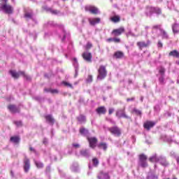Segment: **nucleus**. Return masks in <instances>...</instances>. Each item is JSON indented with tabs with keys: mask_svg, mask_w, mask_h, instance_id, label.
Returning a JSON list of instances; mask_svg holds the SVG:
<instances>
[{
	"mask_svg": "<svg viewBox=\"0 0 179 179\" xmlns=\"http://www.w3.org/2000/svg\"><path fill=\"white\" fill-rule=\"evenodd\" d=\"M107 69L106 66L101 65L98 69L97 80H103L107 78Z\"/></svg>",
	"mask_w": 179,
	"mask_h": 179,
	"instance_id": "f257e3e1",
	"label": "nucleus"
},
{
	"mask_svg": "<svg viewBox=\"0 0 179 179\" xmlns=\"http://www.w3.org/2000/svg\"><path fill=\"white\" fill-rule=\"evenodd\" d=\"M0 9L3 10L7 15L13 13V7L8 3H0Z\"/></svg>",
	"mask_w": 179,
	"mask_h": 179,
	"instance_id": "f03ea898",
	"label": "nucleus"
},
{
	"mask_svg": "<svg viewBox=\"0 0 179 179\" xmlns=\"http://www.w3.org/2000/svg\"><path fill=\"white\" fill-rule=\"evenodd\" d=\"M139 161H140V164L143 169H146L148 167V156H146L145 154H141L139 155Z\"/></svg>",
	"mask_w": 179,
	"mask_h": 179,
	"instance_id": "7ed1b4c3",
	"label": "nucleus"
},
{
	"mask_svg": "<svg viewBox=\"0 0 179 179\" xmlns=\"http://www.w3.org/2000/svg\"><path fill=\"white\" fill-rule=\"evenodd\" d=\"M108 131H109V132H110V134L115 136H121V129H120V127L117 126L109 127Z\"/></svg>",
	"mask_w": 179,
	"mask_h": 179,
	"instance_id": "20e7f679",
	"label": "nucleus"
},
{
	"mask_svg": "<svg viewBox=\"0 0 179 179\" xmlns=\"http://www.w3.org/2000/svg\"><path fill=\"white\" fill-rule=\"evenodd\" d=\"M85 10L86 12H90L92 15H97L99 13V8L94 6H86Z\"/></svg>",
	"mask_w": 179,
	"mask_h": 179,
	"instance_id": "39448f33",
	"label": "nucleus"
},
{
	"mask_svg": "<svg viewBox=\"0 0 179 179\" xmlns=\"http://www.w3.org/2000/svg\"><path fill=\"white\" fill-rule=\"evenodd\" d=\"M137 47H138L139 50L142 51L143 48H148L150 45V41H147V42L145 41H138L136 43Z\"/></svg>",
	"mask_w": 179,
	"mask_h": 179,
	"instance_id": "423d86ee",
	"label": "nucleus"
},
{
	"mask_svg": "<svg viewBox=\"0 0 179 179\" xmlns=\"http://www.w3.org/2000/svg\"><path fill=\"white\" fill-rule=\"evenodd\" d=\"M122 33H125V28H124V27L113 29L111 32V34L115 37H118V36H121Z\"/></svg>",
	"mask_w": 179,
	"mask_h": 179,
	"instance_id": "0eeeda50",
	"label": "nucleus"
},
{
	"mask_svg": "<svg viewBox=\"0 0 179 179\" xmlns=\"http://www.w3.org/2000/svg\"><path fill=\"white\" fill-rule=\"evenodd\" d=\"M116 117H117V118H126L127 120L129 118V116L127 115L125 113V108L117 110L116 111Z\"/></svg>",
	"mask_w": 179,
	"mask_h": 179,
	"instance_id": "6e6552de",
	"label": "nucleus"
},
{
	"mask_svg": "<svg viewBox=\"0 0 179 179\" xmlns=\"http://www.w3.org/2000/svg\"><path fill=\"white\" fill-rule=\"evenodd\" d=\"M87 141L90 144V148H92V149H94V148H96V146H97V142H98L97 138L88 137Z\"/></svg>",
	"mask_w": 179,
	"mask_h": 179,
	"instance_id": "1a4fd4ad",
	"label": "nucleus"
},
{
	"mask_svg": "<svg viewBox=\"0 0 179 179\" xmlns=\"http://www.w3.org/2000/svg\"><path fill=\"white\" fill-rule=\"evenodd\" d=\"M8 110L12 114H16V113H20V108H17L16 105L14 104H9L7 106Z\"/></svg>",
	"mask_w": 179,
	"mask_h": 179,
	"instance_id": "9d476101",
	"label": "nucleus"
},
{
	"mask_svg": "<svg viewBox=\"0 0 179 179\" xmlns=\"http://www.w3.org/2000/svg\"><path fill=\"white\" fill-rule=\"evenodd\" d=\"M155 125H156V122H155L153 121L148 120L145 122H144L143 128L145 129H146L147 131H150V129L153 128V127H155Z\"/></svg>",
	"mask_w": 179,
	"mask_h": 179,
	"instance_id": "9b49d317",
	"label": "nucleus"
},
{
	"mask_svg": "<svg viewBox=\"0 0 179 179\" xmlns=\"http://www.w3.org/2000/svg\"><path fill=\"white\" fill-rule=\"evenodd\" d=\"M82 57L83 59L87 62H92V59L93 58V55H92V53L85 52L82 54Z\"/></svg>",
	"mask_w": 179,
	"mask_h": 179,
	"instance_id": "f8f14e48",
	"label": "nucleus"
},
{
	"mask_svg": "<svg viewBox=\"0 0 179 179\" xmlns=\"http://www.w3.org/2000/svg\"><path fill=\"white\" fill-rule=\"evenodd\" d=\"M98 179H110L111 178L108 173H106L103 171H99L97 176Z\"/></svg>",
	"mask_w": 179,
	"mask_h": 179,
	"instance_id": "ddd939ff",
	"label": "nucleus"
},
{
	"mask_svg": "<svg viewBox=\"0 0 179 179\" xmlns=\"http://www.w3.org/2000/svg\"><path fill=\"white\" fill-rule=\"evenodd\" d=\"M24 171L26 173H29V171L30 170V159L29 158L25 157L24 159Z\"/></svg>",
	"mask_w": 179,
	"mask_h": 179,
	"instance_id": "4468645a",
	"label": "nucleus"
},
{
	"mask_svg": "<svg viewBox=\"0 0 179 179\" xmlns=\"http://www.w3.org/2000/svg\"><path fill=\"white\" fill-rule=\"evenodd\" d=\"M96 113L99 114V115H101L106 114L107 113V109L106 106H99L96 109Z\"/></svg>",
	"mask_w": 179,
	"mask_h": 179,
	"instance_id": "2eb2a0df",
	"label": "nucleus"
},
{
	"mask_svg": "<svg viewBox=\"0 0 179 179\" xmlns=\"http://www.w3.org/2000/svg\"><path fill=\"white\" fill-rule=\"evenodd\" d=\"M45 120H46V122H48L50 125H54V124H55V119H54L51 115H45Z\"/></svg>",
	"mask_w": 179,
	"mask_h": 179,
	"instance_id": "dca6fc26",
	"label": "nucleus"
},
{
	"mask_svg": "<svg viewBox=\"0 0 179 179\" xmlns=\"http://www.w3.org/2000/svg\"><path fill=\"white\" fill-rule=\"evenodd\" d=\"M10 142L15 143V145H19L20 143V137L19 136H13L10 138Z\"/></svg>",
	"mask_w": 179,
	"mask_h": 179,
	"instance_id": "f3484780",
	"label": "nucleus"
},
{
	"mask_svg": "<svg viewBox=\"0 0 179 179\" xmlns=\"http://www.w3.org/2000/svg\"><path fill=\"white\" fill-rule=\"evenodd\" d=\"M113 58H115L116 59H121L122 58H124V53L121 51H116L113 54Z\"/></svg>",
	"mask_w": 179,
	"mask_h": 179,
	"instance_id": "a211bd4d",
	"label": "nucleus"
},
{
	"mask_svg": "<svg viewBox=\"0 0 179 179\" xmlns=\"http://www.w3.org/2000/svg\"><path fill=\"white\" fill-rule=\"evenodd\" d=\"M9 73L14 79H19V77L20 76V75H22L20 74V71L16 72L13 70H10Z\"/></svg>",
	"mask_w": 179,
	"mask_h": 179,
	"instance_id": "6ab92c4d",
	"label": "nucleus"
},
{
	"mask_svg": "<svg viewBox=\"0 0 179 179\" xmlns=\"http://www.w3.org/2000/svg\"><path fill=\"white\" fill-rule=\"evenodd\" d=\"M169 57H173V58H179V52L177 50H173L169 53Z\"/></svg>",
	"mask_w": 179,
	"mask_h": 179,
	"instance_id": "aec40b11",
	"label": "nucleus"
},
{
	"mask_svg": "<svg viewBox=\"0 0 179 179\" xmlns=\"http://www.w3.org/2000/svg\"><path fill=\"white\" fill-rule=\"evenodd\" d=\"M101 21L99 17L97 18H93V19H89L90 24L91 26H94L95 24H97V23H99Z\"/></svg>",
	"mask_w": 179,
	"mask_h": 179,
	"instance_id": "412c9836",
	"label": "nucleus"
},
{
	"mask_svg": "<svg viewBox=\"0 0 179 179\" xmlns=\"http://www.w3.org/2000/svg\"><path fill=\"white\" fill-rule=\"evenodd\" d=\"M172 30L174 34H178L179 33V24L175 23L172 25Z\"/></svg>",
	"mask_w": 179,
	"mask_h": 179,
	"instance_id": "4be33fe9",
	"label": "nucleus"
},
{
	"mask_svg": "<svg viewBox=\"0 0 179 179\" xmlns=\"http://www.w3.org/2000/svg\"><path fill=\"white\" fill-rule=\"evenodd\" d=\"M44 9L47 12H50L52 15H58V13H59V11H58L57 10H52V8H50L48 7H44Z\"/></svg>",
	"mask_w": 179,
	"mask_h": 179,
	"instance_id": "5701e85b",
	"label": "nucleus"
},
{
	"mask_svg": "<svg viewBox=\"0 0 179 179\" xmlns=\"http://www.w3.org/2000/svg\"><path fill=\"white\" fill-rule=\"evenodd\" d=\"M97 147L99 148V149H103V150L104 151L107 150V148H108L107 143L104 142L99 143L97 145Z\"/></svg>",
	"mask_w": 179,
	"mask_h": 179,
	"instance_id": "b1692460",
	"label": "nucleus"
},
{
	"mask_svg": "<svg viewBox=\"0 0 179 179\" xmlns=\"http://www.w3.org/2000/svg\"><path fill=\"white\" fill-rule=\"evenodd\" d=\"M77 121H78V122H80V124L86 122V116L83 115H80L78 117H77Z\"/></svg>",
	"mask_w": 179,
	"mask_h": 179,
	"instance_id": "393cba45",
	"label": "nucleus"
},
{
	"mask_svg": "<svg viewBox=\"0 0 179 179\" xmlns=\"http://www.w3.org/2000/svg\"><path fill=\"white\" fill-rule=\"evenodd\" d=\"M111 22H113V23H118L121 21V17L120 15H115L110 18Z\"/></svg>",
	"mask_w": 179,
	"mask_h": 179,
	"instance_id": "a878e982",
	"label": "nucleus"
},
{
	"mask_svg": "<svg viewBox=\"0 0 179 179\" xmlns=\"http://www.w3.org/2000/svg\"><path fill=\"white\" fill-rule=\"evenodd\" d=\"M159 157H157V155H154L152 157H150L149 158V161L151 162V163H157V162H159Z\"/></svg>",
	"mask_w": 179,
	"mask_h": 179,
	"instance_id": "bb28decb",
	"label": "nucleus"
},
{
	"mask_svg": "<svg viewBox=\"0 0 179 179\" xmlns=\"http://www.w3.org/2000/svg\"><path fill=\"white\" fill-rule=\"evenodd\" d=\"M20 75H22L27 80H31V77L26 74L24 71H20Z\"/></svg>",
	"mask_w": 179,
	"mask_h": 179,
	"instance_id": "cd10ccee",
	"label": "nucleus"
},
{
	"mask_svg": "<svg viewBox=\"0 0 179 179\" xmlns=\"http://www.w3.org/2000/svg\"><path fill=\"white\" fill-rule=\"evenodd\" d=\"M80 153L84 157H89V151L87 150H82Z\"/></svg>",
	"mask_w": 179,
	"mask_h": 179,
	"instance_id": "c85d7f7f",
	"label": "nucleus"
},
{
	"mask_svg": "<svg viewBox=\"0 0 179 179\" xmlns=\"http://www.w3.org/2000/svg\"><path fill=\"white\" fill-rule=\"evenodd\" d=\"M62 85H64V86H65L66 87H70V89H73V85L66 81H62Z\"/></svg>",
	"mask_w": 179,
	"mask_h": 179,
	"instance_id": "c756f323",
	"label": "nucleus"
},
{
	"mask_svg": "<svg viewBox=\"0 0 179 179\" xmlns=\"http://www.w3.org/2000/svg\"><path fill=\"white\" fill-rule=\"evenodd\" d=\"M161 166H164V167H167L169 166V162L166 159H162L160 161Z\"/></svg>",
	"mask_w": 179,
	"mask_h": 179,
	"instance_id": "7c9ffc66",
	"label": "nucleus"
},
{
	"mask_svg": "<svg viewBox=\"0 0 179 179\" xmlns=\"http://www.w3.org/2000/svg\"><path fill=\"white\" fill-rule=\"evenodd\" d=\"M132 113H134L136 114V115H138L139 117H142V111L136 109V108H134L132 110Z\"/></svg>",
	"mask_w": 179,
	"mask_h": 179,
	"instance_id": "2f4dec72",
	"label": "nucleus"
},
{
	"mask_svg": "<svg viewBox=\"0 0 179 179\" xmlns=\"http://www.w3.org/2000/svg\"><path fill=\"white\" fill-rule=\"evenodd\" d=\"M24 17H26V19H31V17H33V13L25 12Z\"/></svg>",
	"mask_w": 179,
	"mask_h": 179,
	"instance_id": "473e14b6",
	"label": "nucleus"
},
{
	"mask_svg": "<svg viewBox=\"0 0 179 179\" xmlns=\"http://www.w3.org/2000/svg\"><path fill=\"white\" fill-rule=\"evenodd\" d=\"M35 164L37 169H43L44 167V164H43V162H37L35 161Z\"/></svg>",
	"mask_w": 179,
	"mask_h": 179,
	"instance_id": "72a5a7b5",
	"label": "nucleus"
},
{
	"mask_svg": "<svg viewBox=\"0 0 179 179\" xmlns=\"http://www.w3.org/2000/svg\"><path fill=\"white\" fill-rule=\"evenodd\" d=\"M92 163L94 167H97V166H99V159L96 157L93 158Z\"/></svg>",
	"mask_w": 179,
	"mask_h": 179,
	"instance_id": "f704fd0d",
	"label": "nucleus"
},
{
	"mask_svg": "<svg viewBox=\"0 0 179 179\" xmlns=\"http://www.w3.org/2000/svg\"><path fill=\"white\" fill-rule=\"evenodd\" d=\"M161 27H162V25L156 24V25H153L152 29V30H162Z\"/></svg>",
	"mask_w": 179,
	"mask_h": 179,
	"instance_id": "c9c22d12",
	"label": "nucleus"
},
{
	"mask_svg": "<svg viewBox=\"0 0 179 179\" xmlns=\"http://www.w3.org/2000/svg\"><path fill=\"white\" fill-rule=\"evenodd\" d=\"M92 47H93V44H92L90 42H87V45H85V50L88 51V50H90Z\"/></svg>",
	"mask_w": 179,
	"mask_h": 179,
	"instance_id": "e433bc0d",
	"label": "nucleus"
},
{
	"mask_svg": "<svg viewBox=\"0 0 179 179\" xmlns=\"http://www.w3.org/2000/svg\"><path fill=\"white\" fill-rule=\"evenodd\" d=\"M87 129H85V127H82L80 129V134H81V135H84V134H87Z\"/></svg>",
	"mask_w": 179,
	"mask_h": 179,
	"instance_id": "4c0bfd02",
	"label": "nucleus"
},
{
	"mask_svg": "<svg viewBox=\"0 0 179 179\" xmlns=\"http://www.w3.org/2000/svg\"><path fill=\"white\" fill-rule=\"evenodd\" d=\"M166 72V69H164V67L161 66L159 69V73L162 75V76H164V73Z\"/></svg>",
	"mask_w": 179,
	"mask_h": 179,
	"instance_id": "58836bf2",
	"label": "nucleus"
},
{
	"mask_svg": "<svg viewBox=\"0 0 179 179\" xmlns=\"http://www.w3.org/2000/svg\"><path fill=\"white\" fill-rule=\"evenodd\" d=\"M87 82L88 83H92L93 82V76L92 75H89L87 78Z\"/></svg>",
	"mask_w": 179,
	"mask_h": 179,
	"instance_id": "ea45409f",
	"label": "nucleus"
},
{
	"mask_svg": "<svg viewBox=\"0 0 179 179\" xmlns=\"http://www.w3.org/2000/svg\"><path fill=\"white\" fill-rule=\"evenodd\" d=\"M14 124L15 125H17V127H23V123L22 122V121H15Z\"/></svg>",
	"mask_w": 179,
	"mask_h": 179,
	"instance_id": "a19ab883",
	"label": "nucleus"
},
{
	"mask_svg": "<svg viewBox=\"0 0 179 179\" xmlns=\"http://www.w3.org/2000/svg\"><path fill=\"white\" fill-rule=\"evenodd\" d=\"M153 10L157 13V15H162V10L160 8H154Z\"/></svg>",
	"mask_w": 179,
	"mask_h": 179,
	"instance_id": "79ce46f5",
	"label": "nucleus"
},
{
	"mask_svg": "<svg viewBox=\"0 0 179 179\" xmlns=\"http://www.w3.org/2000/svg\"><path fill=\"white\" fill-rule=\"evenodd\" d=\"M161 31H162L164 37H165V38H169V35H167V32H166V31L161 29Z\"/></svg>",
	"mask_w": 179,
	"mask_h": 179,
	"instance_id": "37998d69",
	"label": "nucleus"
},
{
	"mask_svg": "<svg viewBox=\"0 0 179 179\" xmlns=\"http://www.w3.org/2000/svg\"><path fill=\"white\" fill-rule=\"evenodd\" d=\"M50 93H52V94H58V93H59V91H58V90L51 89Z\"/></svg>",
	"mask_w": 179,
	"mask_h": 179,
	"instance_id": "c03bdc74",
	"label": "nucleus"
},
{
	"mask_svg": "<svg viewBox=\"0 0 179 179\" xmlns=\"http://www.w3.org/2000/svg\"><path fill=\"white\" fill-rule=\"evenodd\" d=\"M113 42L116 43H121V39L120 38H113Z\"/></svg>",
	"mask_w": 179,
	"mask_h": 179,
	"instance_id": "a18cd8bd",
	"label": "nucleus"
},
{
	"mask_svg": "<svg viewBox=\"0 0 179 179\" xmlns=\"http://www.w3.org/2000/svg\"><path fill=\"white\" fill-rule=\"evenodd\" d=\"M159 82L162 83V85H164V77L162 76L159 78Z\"/></svg>",
	"mask_w": 179,
	"mask_h": 179,
	"instance_id": "49530a36",
	"label": "nucleus"
},
{
	"mask_svg": "<svg viewBox=\"0 0 179 179\" xmlns=\"http://www.w3.org/2000/svg\"><path fill=\"white\" fill-rule=\"evenodd\" d=\"M157 47L158 48H163V43H162L161 41H159L157 43Z\"/></svg>",
	"mask_w": 179,
	"mask_h": 179,
	"instance_id": "de8ad7c7",
	"label": "nucleus"
},
{
	"mask_svg": "<svg viewBox=\"0 0 179 179\" xmlns=\"http://www.w3.org/2000/svg\"><path fill=\"white\" fill-rule=\"evenodd\" d=\"M114 113V108H109L108 110V114L109 115H111Z\"/></svg>",
	"mask_w": 179,
	"mask_h": 179,
	"instance_id": "09e8293b",
	"label": "nucleus"
},
{
	"mask_svg": "<svg viewBox=\"0 0 179 179\" xmlns=\"http://www.w3.org/2000/svg\"><path fill=\"white\" fill-rule=\"evenodd\" d=\"M113 40H114V38H109L106 39V41L108 43H111L113 41Z\"/></svg>",
	"mask_w": 179,
	"mask_h": 179,
	"instance_id": "8fccbe9b",
	"label": "nucleus"
},
{
	"mask_svg": "<svg viewBox=\"0 0 179 179\" xmlns=\"http://www.w3.org/2000/svg\"><path fill=\"white\" fill-rule=\"evenodd\" d=\"M134 100H135L134 97H131V98H127V101H134Z\"/></svg>",
	"mask_w": 179,
	"mask_h": 179,
	"instance_id": "3c124183",
	"label": "nucleus"
},
{
	"mask_svg": "<svg viewBox=\"0 0 179 179\" xmlns=\"http://www.w3.org/2000/svg\"><path fill=\"white\" fill-rule=\"evenodd\" d=\"M44 92L46 93H51V89L45 88Z\"/></svg>",
	"mask_w": 179,
	"mask_h": 179,
	"instance_id": "603ef678",
	"label": "nucleus"
},
{
	"mask_svg": "<svg viewBox=\"0 0 179 179\" xmlns=\"http://www.w3.org/2000/svg\"><path fill=\"white\" fill-rule=\"evenodd\" d=\"M43 145H47V143H48V141L46 138H44L43 141Z\"/></svg>",
	"mask_w": 179,
	"mask_h": 179,
	"instance_id": "864d4df0",
	"label": "nucleus"
},
{
	"mask_svg": "<svg viewBox=\"0 0 179 179\" xmlns=\"http://www.w3.org/2000/svg\"><path fill=\"white\" fill-rule=\"evenodd\" d=\"M73 148H80V145H79V144H76V143H73Z\"/></svg>",
	"mask_w": 179,
	"mask_h": 179,
	"instance_id": "5fc2aeb1",
	"label": "nucleus"
},
{
	"mask_svg": "<svg viewBox=\"0 0 179 179\" xmlns=\"http://www.w3.org/2000/svg\"><path fill=\"white\" fill-rule=\"evenodd\" d=\"M29 150H30V152H34V153H36V150H34V148H33V147H29Z\"/></svg>",
	"mask_w": 179,
	"mask_h": 179,
	"instance_id": "6e6d98bb",
	"label": "nucleus"
},
{
	"mask_svg": "<svg viewBox=\"0 0 179 179\" xmlns=\"http://www.w3.org/2000/svg\"><path fill=\"white\" fill-rule=\"evenodd\" d=\"M1 3H8V0H0Z\"/></svg>",
	"mask_w": 179,
	"mask_h": 179,
	"instance_id": "4d7b16f0",
	"label": "nucleus"
},
{
	"mask_svg": "<svg viewBox=\"0 0 179 179\" xmlns=\"http://www.w3.org/2000/svg\"><path fill=\"white\" fill-rule=\"evenodd\" d=\"M73 61L76 64H78V59H76V57L73 58Z\"/></svg>",
	"mask_w": 179,
	"mask_h": 179,
	"instance_id": "13d9d810",
	"label": "nucleus"
},
{
	"mask_svg": "<svg viewBox=\"0 0 179 179\" xmlns=\"http://www.w3.org/2000/svg\"><path fill=\"white\" fill-rule=\"evenodd\" d=\"M176 162H177L178 164H179V157H176Z\"/></svg>",
	"mask_w": 179,
	"mask_h": 179,
	"instance_id": "bf43d9fd",
	"label": "nucleus"
},
{
	"mask_svg": "<svg viewBox=\"0 0 179 179\" xmlns=\"http://www.w3.org/2000/svg\"><path fill=\"white\" fill-rule=\"evenodd\" d=\"M10 174H11L12 176H13V171H11Z\"/></svg>",
	"mask_w": 179,
	"mask_h": 179,
	"instance_id": "052dcab7",
	"label": "nucleus"
},
{
	"mask_svg": "<svg viewBox=\"0 0 179 179\" xmlns=\"http://www.w3.org/2000/svg\"><path fill=\"white\" fill-rule=\"evenodd\" d=\"M145 29H149V27H145Z\"/></svg>",
	"mask_w": 179,
	"mask_h": 179,
	"instance_id": "680f3d73",
	"label": "nucleus"
},
{
	"mask_svg": "<svg viewBox=\"0 0 179 179\" xmlns=\"http://www.w3.org/2000/svg\"><path fill=\"white\" fill-rule=\"evenodd\" d=\"M63 1H66V0H63Z\"/></svg>",
	"mask_w": 179,
	"mask_h": 179,
	"instance_id": "e2e57ef3",
	"label": "nucleus"
}]
</instances>
